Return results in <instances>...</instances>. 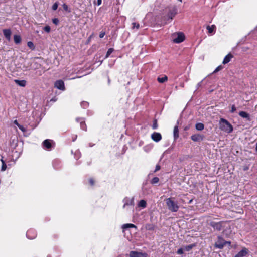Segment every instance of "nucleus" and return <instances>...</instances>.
Wrapping results in <instances>:
<instances>
[{
  "mask_svg": "<svg viewBox=\"0 0 257 257\" xmlns=\"http://www.w3.org/2000/svg\"><path fill=\"white\" fill-rule=\"evenodd\" d=\"M174 140H177L179 137V128L177 125L175 126L173 130Z\"/></svg>",
  "mask_w": 257,
  "mask_h": 257,
  "instance_id": "f3484780",
  "label": "nucleus"
},
{
  "mask_svg": "<svg viewBox=\"0 0 257 257\" xmlns=\"http://www.w3.org/2000/svg\"><path fill=\"white\" fill-rule=\"evenodd\" d=\"M161 168V167L158 164L156 166V167H155V170L154 171V172H156L157 171H159Z\"/></svg>",
  "mask_w": 257,
  "mask_h": 257,
  "instance_id": "a18cd8bd",
  "label": "nucleus"
},
{
  "mask_svg": "<svg viewBox=\"0 0 257 257\" xmlns=\"http://www.w3.org/2000/svg\"><path fill=\"white\" fill-rule=\"evenodd\" d=\"M114 51L113 48H110L108 49V50L107 51L105 58H108L110 55Z\"/></svg>",
  "mask_w": 257,
  "mask_h": 257,
  "instance_id": "c85d7f7f",
  "label": "nucleus"
},
{
  "mask_svg": "<svg viewBox=\"0 0 257 257\" xmlns=\"http://www.w3.org/2000/svg\"><path fill=\"white\" fill-rule=\"evenodd\" d=\"M43 29H44V30L45 32H47V33H49V32H50V31L51 28H50V26H45V27H44Z\"/></svg>",
  "mask_w": 257,
  "mask_h": 257,
  "instance_id": "ea45409f",
  "label": "nucleus"
},
{
  "mask_svg": "<svg viewBox=\"0 0 257 257\" xmlns=\"http://www.w3.org/2000/svg\"><path fill=\"white\" fill-rule=\"evenodd\" d=\"M255 151L257 152V143L256 144Z\"/></svg>",
  "mask_w": 257,
  "mask_h": 257,
  "instance_id": "5fc2aeb1",
  "label": "nucleus"
},
{
  "mask_svg": "<svg viewBox=\"0 0 257 257\" xmlns=\"http://www.w3.org/2000/svg\"><path fill=\"white\" fill-rule=\"evenodd\" d=\"M89 146L92 147V144H90Z\"/></svg>",
  "mask_w": 257,
  "mask_h": 257,
  "instance_id": "4d7b16f0",
  "label": "nucleus"
},
{
  "mask_svg": "<svg viewBox=\"0 0 257 257\" xmlns=\"http://www.w3.org/2000/svg\"><path fill=\"white\" fill-rule=\"evenodd\" d=\"M204 136L199 134H196L191 136V139L194 142H200L203 140Z\"/></svg>",
  "mask_w": 257,
  "mask_h": 257,
  "instance_id": "0eeeda50",
  "label": "nucleus"
},
{
  "mask_svg": "<svg viewBox=\"0 0 257 257\" xmlns=\"http://www.w3.org/2000/svg\"><path fill=\"white\" fill-rule=\"evenodd\" d=\"M159 181V179L158 177H155L154 178H152V179L151 180V183L154 184H156L157 183H158Z\"/></svg>",
  "mask_w": 257,
  "mask_h": 257,
  "instance_id": "c756f323",
  "label": "nucleus"
},
{
  "mask_svg": "<svg viewBox=\"0 0 257 257\" xmlns=\"http://www.w3.org/2000/svg\"><path fill=\"white\" fill-rule=\"evenodd\" d=\"M236 110V107L234 105H233L231 107V109L230 110V112L231 113H234Z\"/></svg>",
  "mask_w": 257,
  "mask_h": 257,
  "instance_id": "37998d69",
  "label": "nucleus"
},
{
  "mask_svg": "<svg viewBox=\"0 0 257 257\" xmlns=\"http://www.w3.org/2000/svg\"><path fill=\"white\" fill-rule=\"evenodd\" d=\"M102 0H97V5L99 6L101 4Z\"/></svg>",
  "mask_w": 257,
  "mask_h": 257,
  "instance_id": "8fccbe9b",
  "label": "nucleus"
},
{
  "mask_svg": "<svg viewBox=\"0 0 257 257\" xmlns=\"http://www.w3.org/2000/svg\"><path fill=\"white\" fill-rule=\"evenodd\" d=\"M130 257H148L146 253H142L136 251H131L130 252Z\"/></svg>",
  "mask_w": 257,
  "mask_h": 257,
  "instance_id": "423d86ee",
  "label": "nucleus"
},
{
  "mask_svg": "<svg viewBox=\"0 0 257 257\" xmlns=\"http://www.w3.org/2000/svg\"><path fill=\"white\" fill-rule=\"evenodd\" d=\"M58 6V3L57 2L55 3L52 6V10L55 11L57 9Z\"/></svg>",
  "mask_w": 257,
  "mask_h": 257,
  "instance_id": "58836bf2",
  "label": "nucleus"
},
{
  "mask_svg": "<svg viewBox=\"0 0 257 257\" xmlns=\"http://www.w3.org/2000/svg\"><path fill=\"white\" fill-rule=\"evenodd\" d=\"M222 69H223V66L222 65H219L215 69V70L213 71V73H216V72L219 71L220 70H222Z\"/></svg>",
  "mask_w": 257,
  "mask_h": 257,
  "instance_id": "c9c22d12",
  "label": "nucleus"
},
{
  "mask_svg": "<svg viewBox=\"0 0 257 257\" xmlns=\"http://www.w3.org/2000/svg\"><path fill=\"white\" fill-rule=\"evenodd\" d=\"M166 204L168 209L172 212H176L179 209V206L176 201H174L172 198H168L166 199Z\"/></svg>",
  "mask_w": 257,
  "mask_h": 257,
  "instance_id": "f03ea898",
  "label": "nucleus"
},
{
  "mask_svg": "<svg viewBox=\"0 0 257 257\" xmlns=\"http://www.w3.org/2000/svg\"><path fill=\"white\" fill-rule=\"evenodd\" d=\"M80 119V118H76V120L78 122Z\"/></svg>",
  "mask_w": 257,
  "mask_h": 257,
  "instance_id": "603ef678",
  "label": "nucleus"
},
{
  "mask_svg": "<svg viewBox=\"0 0 257 257\" xmlns=\"http://www.w3.org/2000/svg\"><path fill=\"white\" fill-rule=\"evenodd\" d=\"M226 242H228L224 241L221 236H218V241L215 243V246L218 248L222 249L223 248L224 245L226 244Z\"/></svg>",
  "mask_w": 257,
  "mask_h": 257,
  "instance_id": "39448f33",
  "label": "nucleus"
},
{
  "mask_svg": "<svg viewBox=\"0 0 257 257\" xmlns=\"http://www.w3.org/2000/svg\"><path fill=\"white\" fill-rule=\"evenodd\" d=\"M55 87L60 90H64L65 88L64 82L61 80H57L55 83Z\"/></svg>",
  "mask_w": 257,
  "mask_h": 257,
  "instance_id": "9b49d317",
  "label": "nucleus"
},
{
  "mask_svg": "<svg viewBox=\"0 0 257 257\" xmlns=\"http://www.w3.org/2000/svg\"><path fill=\"white\" fill-rule=\"evenodd\" d=\"M239 115L240 116H241L243 118H246L248 121L250 120L249 114L245 111H242L239 112Z\"/></svg>",
  "mask_w": 257,
  "mask_h": 257,
  "instance_id": "dca6fc26",
  "label": "nucleus"
},
{
  "mask_svg": "<svg viewBox=\"0 0 257 257\" xmlns=\"http://www.w3.org/2000/svg\"><path fill=\"white\" fill-rule=\"evenodd\" d=\"M146 228L148 230H153L154 229V226L152 224H147L146 226Z\"/></svg>",
  "mask_w": 257,
  "mask_h": 257,
  "instance_id": "2f4dec72",
  "label": "nucleus"
},
{
  "mask_svg": "<svg viewBox=\"0 0 257 257\" xmlns=\"http://www.w3.org/2000/svg\"><path fill=\"white\" fill-rule=\"evenodd\" d=\"M43 145L45 148L48 149H51L52 147L51 141L48 139L45 140V141H43Z\"/></svg>",
  "mask_w": 257,
  "mask_h": 257,
  "instance_id": "2eb2a0df",
  "label": "nucleus"
},
{
  "mask_svg": "<svg viewBox=\"0 0 257 257\" xmlns=\"http://www.w3.org/2000/svg\"><path fill=\"white\" fill-rule=\"evenodd\" d=\"M128 228H137V227L134 224L131 223L124 224L122 226L123 229H126Z\"/></svg>",
  "mask_w": 257,
  "mask_h": 257,
  "instance_id": "aec40b11",
  "label": "nucleus"
},
{
  "mask_svg": "<svg viewBox=\"0 0 257 257\" xmlns=\"http://www.w3.org/2000/svg\"><path fill=\"white\" fill-rule=\"evenodd\" d=\"M158 127V124H157V121L156 119H155L153 121V123L152 125V128L154 130L157 129Z\"/></svg>",
  "mask_w": 257,
  "mask_h": 257,
  "instance_id": "72a5a7b5",
  "label": "nucleus"
},
{
  "mask_svg": "<svg viewBox=\"0 0 257 257\" xmlns=\"http://www.w3.org/2000/svg\"><path fill=\"white\" fill-rule=\"evenodd\" d=\"M32 231V230H29L27 231V233H26V235H27V237L29 238V239H32L33 238H35V236L36 235H34L33 237H30V234L31 233Z\"/></svg>",
  "mask_w": 257,
  "mask_h": 257,
  "instance_id": "473e14b6",
  "label": "nucleus"
},
{
  "mask_svg": "<svg viewBox=\"0 0 257 257\" xmlns=\"http://www.w3.org/2000/svg\"><path fill=\"white\" fill-rule=\"evenodd\" d=\"M202 82V81H200V82H199V83L197 84V88H198L199 87H200L201 86Z\"/></svg>",
  "mask_w": 257,
  "mask_h": 257,
  "instance_id": "de8ad7c7",
  "label": "nucleus"
},
{
  "mask_svg": "<svg viewBox=\"0 0 257 257\" xmlns=\"http://www.w3.org/2000/svg\"><path fill=\"white\" fill-rule=\"evenodd\" d=\"M89 183L91 184V185H92V186L94 184V181L93 179L92 178H90L89 179Z\"/></svg>",
  "mask_w": 257,
  "mask_h": 257,
  "instance_id": "49530a36",
  "label": "nucleus"
},
{
  "mask_svg": "<svg viewBox=\"0 0 257 257\" xmlns=\"http://www.w3.org/2000/svg\"><path fill=\"white\" fill-rule=\"evenodd\" d=\"M219 128L228 134H230L233 131V126L228 121L223 118H220L219 121Z\"/></svg>",
  "mask_w": 257,
  "mask_h": 257,
  "instance_id": "f257e3e1",
  "label": "nucleus"
},
{
  "mask_svg": "<svg viewBox=\"0 0 257 257\" xmlns=\"http://www.w3.org/2000/svg\"><path fill=\"white\" fill-rule=\"evenodd\" d=\"M228 242H226V244H231V242H229V241H227Z\"/></svg>",
  "mask_w": 257,
  "mask_h": 257,
  "instance_id": "864d4df0",
  "label": "nucleus"
},
{
  "mask_svg": "<svg viewBox=\"0 0 257 257\" xmlns=\"http://www.w3.org/2000/svg\"><path fill=\"white\" fill-rule=\"evenodd\" d=\"M146 201L144 200H140L138 204V207H141L142 208H145L146 207Z\"/></svg>",
  "mask_w": 257,
  "mask_h": 257,
  "instance_id": "4be33fe9",
  "label": "nucleus"
},
{
  "mask_svg": "<svg viewBox=\"0 0 257 257\" xmlns=\"http://www.w3.org/2000/svg\"><path fill=\"white\" fill-rule=\"evenodd\" d=\"M123 202H124V205L123 206V208H124L126 206H133L134 205V199L132 198L131 199H129L127 198H125L123 199Z\"/></svg>",
  "mask_w": 257,
  "mask_h": 257,
  "instance_id": "f8f14e48",
  "label": "nucleus"
},
{
  "mask_svg": "<svg viewBox=\"0 0 257 257\" xmlns=\"http://www.w3.org/2000/svg\"><path fill=\"white\" fill-rule=\"evenodd\" d=\"M167 80H168V77L166 75L162 77H159L157 78L158 81L161 83L165 82V81H167Z\"/></svg>",
  "mask_w": 257,
  "mask_h": 257,
  "instance_id": "b1692460",
  "label": "nucleus"
},
{
  "mask_svg": "<svg viewBox=\"0 0 257 257\" xmlns=\"http://www.w3.org/2000/svg\"><path fill=\"white\" fill-rule=\"evenodd\" d=\"M27 46L30 48L32 50H33L35 48V46H34V45L33 44V43L31 41H29L28 43H27Z\"/></svg>",
  "mask_w": 257,
  "mask_h": 257,
  "instance_id": "7c9ffc66",
  "label": "nucleus"
},
{
  "mask_svg": "<svg viewBox=\"0 0 257 257\" xmlns=\"http://www.w3.org/2000/svg\"><path fill=\"white\" fill-rule=\"evenodd\" d=\"M15 82H16V83L17 84H18V85L22 86V87L25 86L26 84V81L24 80H15Z\"/></svg>",
  "mask_w": 257,
  "mask_h": 257,
  "instance_id": "a211bd4d",
  "label": "nucleus"
},
{
  "mask_svg": "<svg viewBox=\"0 0 257 257\" xmlns=\"http://www.w3.org/2000/svg\"><path fill=\"white\" fill-rule=\"evenodd\" d=\"M52 22L55 24V25H58L59 22V21L58 20V19L57 18H54L52 19Z\"/></svg>",
  "mask_w": 257,
  "mask_h": 257,
  "instance_id": "a19ab883",
  "label": "nucleus"
},
{
  "mask_svg": "<svg viewBox=\"0 0 257 257\" xmlns=\"http://www.w3.org/2000/svg\"><path fill=\"white\" fill-rule=\"evenodd\" d=\"M80 127L82 130L86 131V125L84 121H80Z\"/></svg>",
  "mask_w": 257,
  "mask_h": 257,
  "instance_id": "cd10ccee",
  "label": "nucleus"
},
{
  "mask_svg": "<svg viewBox=\"0 0 257 257\" xmlns=\"http://www.w3.org/2000/svg\"><path fill=\"white\" fill-rule=\"evenodd\" d=\"M89 146L92 147V144H90Z\"/></svg>",
  "mask_w": 257,
  "mask_h": 257,
  "instance_id": "6e6d98bb",
  "label": "nucleus"
},
{
  "mask_svg": "<svg viewBox=\"0 0 257 257\" xmlns=\"http://www.w3.org/2000/svg\"><path fill=\"white\" fill-rule=\"evenodd\" d=\"M108 83L109 84H110V80L109 77L108 78Z\"/></svg>",
  "mask_w": 257,
  "mask_h": 257,
  "instance_id": "3c124183",
  "label": "nucleus"
},
{
  "mask_svg": "<svg viewBox=\"0 0 257 257\" xmlns=\"http://www.w3.org/2000/svg\"><path fill=\"white\" fill-rule=\"evenodd\" d=\"M249 167L247 166H245L243 167V170L244 171H246L248 169Z\"/></svg>",
  "mask_w": 257,
  "mask_h": 257,
  "instance_id": "09e8293b",
  "label": "nucleus"
},
{
  "mask_svg": "<svg viewBox=\"0 0 257 257\" xmlns=\"http://www.w3.org/2000/svg\"><path fill=\"white\" fill-rule=\"evenodd\" d=\"M210 225L217 231H221L225 227L226 223L224 221L215 222L211 221Z\"/></svg>",
  "mask_w": 257,
  "mask_h": 257,
  "instance_id": "7ed1b4c3",
  "label": "nucleus"
},
{
  "mask_svg": "<svg viewBox=\"0 0 257 257\" xmlns=\"http://www.w3.org/2000/svg\"><path fill=\"white\" fill-rule=\"evenodd\" d=\"M177 11V9L175 7L170 8L167 15L168 19L172 20L176 15Z\"/></svg>",
  "mask_w": 257,
  "mask_h": 257,
  "instance_id": "9d476101",
  "label": "nucleus"
},
{
  "mask_svg": "<svg viewBox=\"0 0 257 257\" xmlns=\"http://www.w3.org/2000/svg\"><path fill=\"white\" fill-rule=\"evenodd\" d=\"M105 32H103V31H101L100 32V33L99 34V37L100 38H102L104 37V36H105Z\"/></svg>",
  "mask_w": 257,
  "mask_h": 257,
  "instance_id": "c03bdc74",
  "label": "nucleus"
},
{
  "mask_svg": "<svg viewBox=\"0 0 257 257\" xmlns=\"http://www.w3.org/2000/svg\"><path fill=\"white\" fill-rule=\"evenodd\" d=\"M183 251H184L183 248H180L178 249L177 253L178 254H182L183 253Z\"/></svg>",
  "mask_w": 257,
  "mask_h": 257,
  "instance_id": "79ce46f5",
  "label": "nucleus"
},
{
  "mask_svg": "<svg viewBox=\"0 0 257 257\" xmlns=\"http://www.w3.org/2000/svg\"><path fill=\"white\" fill-rule=\"evenodd\" d=\"M173 41L176 43H180L183 42L185 39V36L183 33L178 32L174 33L172 35Z\"/></svg>",
  "mask_w": 257,
  "mask_h": 257,
  "instance_id": "20e7f679",
  "label": "nucleus"
},
{
  "mask_svg": "<svg viewBox=\"0 0 257 257\" xmlns=\"http://www.w3.org/2000/svg\"><path fill=\"white\" fill-rule=\"evenodd\" d=\"M3 34L5 38L8 40H10L11 39V35L12 34L11 31L9 29H4L3 30Z\"/></svg>",
  "mask_w": 257,
  "mask_h": 257,
  "instance_id": "ddd939ff",
  "label": "nucleus"
},
{
  "mask_svg": "<svg viewBox=\"0 0 257 257\" xmlns=\"http://www.w3.org/2000/svg\"><path fill=\"white\" fill-rule=\"evenodd\" d=\"M232 58H233V55L229 53L224 57L223 61L222 62V63L223 64H226L228 63V62H229L230 61L231 59Z\"/></svg>",
  "mask_w": 257,
  "mask_h": 257,
  "instance_id": "4468645a",
  "label": "nucleus"
},
{
  "mask_svg": "<svg viewBox=\"0 0 257 257\" xmlns=\"http://www.w3.org/2000/svg\"><path fill=\"white\" fill-rule=\"evenodd\" d=\"M62 7L65 11H67L68 12H70V10L69 9L68 6H67V4H63Z\"/></svg>",
  "mask_w": 257,
  "mask_h": 257,
  "instance_id": "e433bc0d",
  "label": "nucleus"
},
{
  "mask_svg": "<svg viewBox=\"0 0 257 257\" xmlns=\"http://www.w3.org/2000/svg\"><path fill=\"white\" fill-rule=\"evenodd\" d=\"M195 128L198 131H202L204 128V125L202 123H197L195 125Z\"/></svg>",
  "mask_w": 257,
  "mask_h": 257,
  "instance_id": "5701e85b",
  "label": "nucleus"
},
{
  "mask_svg": "<svg viewBox=\"0 0 257 257\" xmlns=\"http://www.w3.org/2000/svg\"><path fill=\"white\" fill-rule=\"evenodd\" d=\"M14 40L16 44H20L21 42V37L20 35H15L14 36Z\"/></svg>",
  "mask_w": 257,
  "mask_h": 257,
  "instance_id": "6ab92c4d",
  "label": "nucleus"
},
{
  "mask_svg": "<svg viewBox=\"0 0 257 257\" xmlns=\"http://www.w3.org/2000/svg\"><path fill=\"white\" fill-rule=\"evenodd\" d=\"M195 246V245L194 244H190V245L184 246L183 248V249L184 251H189Z\"/></svg>",
  "mask_w": 257,
  "mask_h": 257,
  "instance_id": "a878e982",
  "label": "nucleus"
},
{
  "mask_svg": "<svg viewBox=\"0 0 257 257\" xmlns=\"http://www.w3.org/2000/svg\"><path fill=\"white\" fill-rule=\"evenodd\" d=\"M14 123L16 125L19 129H20L23 132H25L26 131V128H25L23 125H20L17 121V120H14Z\"/></svg>",
  "mask_w": 257,
  "mask_h": 257,
  "instance_id": "412c9836",
  "label": "nucleus"
},
{
  "mask_svg": "<svg viewBox=\"0 0 257 257\" xmlns=\"http://www.w3.org/2000/svg\"><path fill=\"white\" fill-rule=\"evenodd\" d=\"M248 249L246 247H243L242 249L234 256V257H245L248 254Z\"/></svg>",
  "mask_w": 257,
  "mask_h": 257,
  "instance_id": "6e6552de",
  "label": "nucleus"
},
{
  "mask_svg": "<svg viewBox=\"0 0 257 257\" xmlns=\"http://www.w3.org/2000/svg\"><path fill=\"white\" fill-rule=\"evenodd\" d=\"M162 138L161 134L158 132H154L151 135V139L156 142H159Z\"/></svg>",
  "mask_w": 257,
  "mask_h": 257,
  "instance_id": "1a4fd4ad",
  "label": "nucleus"
},
{
  "mask_svg": "<svg viewBox=\"0 0 257 257\" xmlns=\"http://www.w3.org/2000/svg\"><path fill=\"white\" fill-rule=\"evenodd\" d=\"M215 28V26L214 25H213L211 26H208L207 27V29L208 30V33H212L214 31Z\"/></svg>",
  "mask_w": 257,
  "mask_h": 257,
  "instance_id": "bb28decb",
  "label": "nucleus"
},
{
  "mask_svg": "<svg viewBox=\"0 0 257 257\" xmlns=\"http://www.w3.org/2000/svg\"><path fill=\"white\" fill-rule=\"evenodd\" d=\"M89 103L87 102L84 101L81 103V106L84 108H86L88 106Z\"/></svg>",
  "mask_w": 257,
  "mask_h": 257,
  "instance_id": "f704fd0d",
  "label": "nucleus"
},
{
  "mask_svg": "<svg viewBox=\"0 0 257 257\" xmlns=\"http://www.w3.org/2000/svg\"><path fill=\"white\" fill-rule=\"evenodd\" d=\"M178 1L181 2L182 1V0H178Z\"/></svg>",
  "mask_w": 257,
  "mask_h": 257,
  "instance_id": "13d9d810",
  "label": "nucleus"
},
{
  "mask_svg": "<svg viewBox=\"0 0 257 257\" xmlns=\"http://www.w3.org/2000/svg\"><path fill=\"white\" fill-rule=\"evenodd\" d=\"M1 162H2V167H1V171H4L6 170L7 168V165L5 162V161L3 160V157H2V159H1Z\"/></svg>",
  "mask_w": 257,
  "mask_h": 257,
  "instance_id": "393cba45",
  "label": "nucleus"
},
{
  "mask_svg": "<svg viewBox=\"0 0 257 257\" xmlns=\"http://www.w3.org/2000/svg\"><path fill=\"white\" fill-rule=\"evenodd\" d=\"M132 26H133L132 27L133 29L136 28V29H138L140 28L139 24L135 23V22H133L132 23Z\"/></svg>",
  "mask_w": 257,
  "mask_h": 257,
  "instance_id": "4c0bfd02",
  "label": "nucleus"
}]
</instances>
